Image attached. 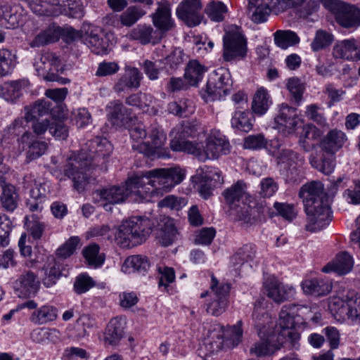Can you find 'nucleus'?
Listing matches in <instances>:
<instances>
[{"label":"nucleus","instance_id":"1","mask_svg":"<svg viewBox=\"0 0 360 360\" xmlns=\"http://www.w3.org/2000/svg\"><path fill=\"white\" fill-rule=\"evenodd\" d=\"M184 178V174L176 167L141 172L129 177L124 186L96 191L94 193V199L98 202L118 204L123 202L131 195L142 199L159 197L170 191Z\"/></svg>","mask_w":360,"mask_h":360},{"label":"nucleus","instance_id":"2","mask_svg":"<svg viewBox=\"0 0 360 360\" xmlns=\"http://www.w3.org/2000/svg\"><path fill=\"white\" fill-rule=\"evenodd\" d=\"M88 152L84 149L76 156L70 158L64 167V174L73 182V187L79 193L85 190L89 184L90 168L105 171L108 158L112 152V145L105 138L96 137L87 143Z\"/></svg>","mask_w":360,"mask_h":360},{"label":"nucleus","instance_id":"3","mask_svg":"<svg viewBox=\"0 0 360 360\" xmlns=\"http://www.w3.org/2000/svg\"><path fill=\"white\" fill-rule=\"evenodd\" d=\"M299 196L304 205L307 231H317L329 224L332 219L330 207L321 182L311 181L303 185Z\"/></svg>","mask_w":360,"mask_h":360},{"label":"nucleus","instance_id":"4","mask_svg":"<svg viewBox=\"0 0 360 360\" xmlns=\"http://www.w3.org/2000/svg\"><path fill=\"white\" fill-rule=\"evenodd\" d=\"M174 151H182L195 155L199 160H216L230 152V144L220 133H212L205 139V146L186 140L174 139L170 143Z\"/></svg>","mask_w":360,"mask_h":360},{"label":"nucleus","instance_id":"5","mask_svg":"<svg viewBox=\"0 0 360 360\" xmlns=\"http://www.w3.org/2000/svg\"><path fill=\"white\" fill-rule=\"evenodd\" d=\"M150 232L151 224L148 218L133 217L119 226L115 240L121 248H130L145 241Z\"/></svg>","mask_w":360,"mask_h":360},{"label":"nucleus","instance_id":"6","mask_svg":"<svg viewBox=\"0 0 360 360\" xmlns=\"http://www.w3.org/2000/svg\"><path fill=\"white\" fill-rule=\"evenodd\" d=\"M34 67L39 75L42 76L44 80L49 82L60 81L65 84L69 80L60 77L58 72H62L63 68L58 56L50 51H44L36 56Z\"/></svg>","mask_w":360,"mask_h":360},{"label":"nucleus","instance_id":"7","mask_svg":"<svg viewBox=\"0 0 360 360\" xmlns=\"http://www.w3.org/2000/svg\"><path fill=\"white\" fill-rule=\"evenodd\" d=\"M248 53L247 39L236 28L226 33L223 38L222 58L226 62L239 61Z\"/></svg>","mask_w":360,"mask_h":360},{"label":"nucleus","instance_id":"8","mask_svg":"<svg viewBox=\"0 0 360 360\" xmlns=\"http://www.w3.org/2000/svg\"><path fill=\"white\" fill-rule=\"evenodd\" d=\"M327 9L334 14L337 22L345 28L360 27V8L341 0H334Z\"/></svg>","mask_w":360,"mask_h":360},{"label":"nucleus","instance_id":"9","mask_svg":"<svg viewBox=\"0 0 360 360\" xmlns=\"http://www.w3.org/2000/svg\"><path fill=\"white\" fill-rule=\"evenodd\" d=\"M309 312L307 306L288 304L284 305L279 314V326L282 329L280 332L283 337L292 338L297 334L292 330L297 324L302 323L303 316Z\"/></svg>","mask_w":360,"mask_h":360},{"label":"nucleus","instance_id":"10","mask_svg":"<svg viewBox=\"0 0 360 360\" xmlns=\"http://www.w3.org/2000/svg\"><path fill=\"white\" fill-rule=\"evenodd\" d=\"M329 309L340 318L360 321V295L349 290L343 300L333 299L329 302Z\"/></svg>","mask_w":360,"mask_h":360},{"label":"nucleus","instance_id":"11","mask_svg":"<svg viewBox=\"0 0 360 360\" xmlns=\"http://www.w3.org/2000/svg\"><path fill=\"white\" fill-rule=\"evenodd\" d=\"M232 81L229 70L220 68L210 75L205 91L212 99L225 96L230 94Z\"/></svg>","mask_w":360,"mask_h":360},{"label":"nucleus","instance_id":"12","mask_svg":"<svg viewBox=\"0 0 360 360\" xmlns=\"http://www.w3.org/2000/svg\"><path fill=\"white\" fill-rule=\"evenodd\" d=\"M210 289L213 292V298L207 304L206 311L212 316H218L223 314L228 307L230 285L227 283L219 284L216 278L212 276Z\"/></svg>","mask_w":360,"mask_h":360},{"label":"nucleus","instance_id":"13","mask_svg":"<svg viewBox=\"0 0 360 360\" xmlns=\"http://www.w3.org/2000/svg\"><path fill=\"white\" fill-rule=\"evenodd\" d=\"M266 308L267 301L264 298L258 299L254 304L252 319L259 337H263L264 333H271L274 326Z\"/></svg>","mask_w":360,"mask_h":360},{"label":"nucleus","instance_id":"14","mask_svg":"<svg viewBox=\"0 0 360 360\" xmlns=\"http://www.w3.org/2000/svg\"><path fill=\"white\" fill-rule=\"evenodd\" d=\"M40 288L38 276L32 271L22 273L15 281L14 290L15 295L21 298H31L37 295Z\"/></svg>","mask_w":360,"mask_h":360},{"label":"nucleus","instance_id":"15","mask_svg":"<svg viewBox=\"0 0 360 360\" xmlns=\"http://www.w3.org/2000/svg\"><path fill=\"white\" fill-rule=\"evenodd\" d=\"M202 4L200 0H185L176 9V15L189 27L200 24L202 16L200 13Z\"/></svg>","mask_w":360,"mask_h":360},{"label":"nucleus","instance_id":"16","mask_svg":"<svg viewBox=\"0 0 360 360\" xmlns=\"http://www.w3.org/2000/svg\"><path fill=\"white\" fill-rule=\"evenodd\" d=\"M149 137L152 141V144L148 142H141L132 145V149L143 154L147 157H151L155 155L156 150L160 148L166 141V134L158 126H152Z\"/></svg>","mask_w":360,"mask_h":360},{"label":"nucleus","instance_id":"17","mask_svg":"<svg viewBox=\"0 0 360 360\" xmlns=\"http://www.w3.org/2000/svg\"><path fill=\"white\" fill-rule=\"evenodd\" d=\"M347 141L346 134L339 129L330 130L320 141L319 147L322 152L335 154Z\"/></svg>","mask_w":360,"mask_h":360},{"label":"nucleus","instance_id":"18","mask_svg":"<svg viewBox=\"0 0 360 360\" xmlns=\"http://www.w3.org/2000/svg\"><path fill=\"white\" fill-rule=\"evenodd\" d=\"M178 234L174 219L169 217H162L156 230V239L162 246L172 245Z\"/></svg>","mask_w":360,"mask_h":360},{"label":"nucleus","instance_id":"19","mask_svg":"<svg viewBox=\"0 0 360 360\" xmlns=\"http://www.w3.org/2000/svg\"><path fill=\"white\" fill-rule=\"evenodd\" d=\"M265 288L267 296L278 304L293 298L295 294L292 286L283 285L276 280L267 281Z\"/></svg>","mask_w":360,"mask_h":360},{"label":"nucleus","instance_id":"20","mask_svg":"<svg viewBox=\"0 0 360 360\" xmlns=\"http://www.w3.org/2000/svg\"><path fill=\"white\" fill-rule=\"evenodd\" d=\"M333 56L337 58L347 60H359L360 47L357 45L354 39H345L335 45Z\"/></svg>","mask_w":360,"mask_h":360},{"label":"nucleus","instance_id":"21","mask_svg":"<svg viewBox=\"0 0 360 360\" xmlns=\"http://www.w3.org/2000/svg\"><path fill=\"white\" fill-rule=\"evenodd\" d=\"M141 79L142 74L139 69L127 67L124 74L115 83L113 89L120 94L129 89H138Z\"/></svg>","mask_w":360,"mask_h":360},{"label":"nucleus","instance_id":"22","mask_svg":"<svg viewBox=\"0 0 360 360\" xmlns=\"http://www.w3.org/2000/svg\"><path fill=\"white\" fill-rule=\"evenodd\" d=\"M243 321H238L236 324L232 326H227L226 328L219 326L220 334L217 338L221 339L220 345H225L229 347H234L241 342L243 336Z\"/></svg>","mask_w":360,"mask_h":360},{"label":"nucleus","instance_id":"23","mask_svg":"<svg viewBox=\"0 0 360 360\" xmlns=\"http://www.w3.org/2000/svg\"><path fill=\"white\" fill-rule=\"evenodd\" d=\"M85 44L95 54L101 55L108 53L109 44L103 38V34L98 27H93L86 32Z\"/></svg>","mask_w":360,"mask_h":360},{"label":"nucleus","instance_id":"24","mask_svg":"<svg viewBox=\"0 0 360 360\" xmlns=\"http://www.w3.org/2000/svg\"><path fill=\"white\" fill-rule=\"evenodd\" d=\"M0 186L1 188L0 195L1 207L7 212H13L18 207L20 201L17 188L4 180L0 181Z\"/></svg>","mask_w":360,"mask_h":360},{"label":"nucleus","instance_id":"25","mask_svg":"<svg viewBox=\"0 0 360 360\" xmlns=\"http://www.w3.org/2000/svg\"><path fill=\"white\" fill-rule=\"evenodd\" d=\"M153 23L162 36L171 30L174 25L171 17V11L167 4H160L155 13L152 15Z\"/></svg>","mask_w":360,"mask_h":360},{"label":"nucleus","instance_id":"26","mask_svg":"<svg viewBox=\"0 0 360 360\" xmlns=\"http://www.w3.org/2000/svg\"><path fill=\"white\" fill-rule=\"evenodd\" d=\"M309 163L319 172L328 175L331 174L335 167V154L325 153L321 151L311 153L309 157Z\"/></svg>","mask_w":360,"mask_h":360},{"label":"nucleus","instance_id":"27","mask_svg":"<svg viewBox=\"0 0 360 360\" xmlns=\"http://www.w3.org/2000/svg\"><path fill=\"white\" fill-rule=\"evenodd\" d=\"M24 22L23 16L17 7L0 6V25L7 29L15 28Z\"/></svg>","mask_w":360,"mask_h":360},{"label":"nucleus","instance_id":"28","mask_svg":"<svg viewBox=\"0 0 360 360\" xmlns=\"http://www.w3.org/2000/svg\"><path fill=\"white\" fill-rule=\"evenodd\" d=\"M130 37L133 39L139 41L141 44L150 43L155 44L162 38V34L160 31L154 30L150 26L138 25L131 30Z\"/></svg>","mask_w":360,"mask_h":360},{"label":"nucleus","instance_id":"29","mask_svg":"<svg viewBox=\"0 0 360 360\" xmlns=\"http://www.w3.org/2000/svg\"><path fill=\"white\" fill-rule=\"evenodd\" d=\"M302 287L306 294L316 297L325 296L332 290L331 283L323 278L306 279L302 283Z\"/></svg>","mask_w":360,"mask_h":360},{"label":"nucleus","instance_id":"30","mask_svg":"<svg viewBox=\"0 0 360 360\" xmlns=\"http://www.w3.org/2000/svg\"><path fill=\"white\" fill-rule=\"evenodd\" d=\"M352 257L347 252H342L336 256L335 259L326 265L322 271L326 273L334 271L340 275L349 273L353 267Z\"/></svg>","mask_w":360,"mask_h":360},{"label":"nucleus","instance_id":"31","mask_svg":"<svg viewBox=\"0 0 360 360\" xmlns=\"http://www.w3.org/2000/svg\"><path fill=\"white\" fill-rule=\"evenodd\" d=\"M276 122L278 125L284 127L288 133L292 132L297 124L296 109L282 104L279 114L276 117Z\"/></svg>","mask_w":360,"mask_h":360},{"label":"nucleus","instance_id":"32","mask_svg":"<svg viewBox=\"0 0 360 360\" xmlns=\"http://www.w3.org/2000/svg\"><path fill=\"white\" fill-rule=\"evenodd\" d=\"M248 10L252 20L257 23L266 21L272 11L271 5L267 0H255V2L250 0Z\"/></svg>","mask_w":360,"mask_h":360},{"label":"nucleus","instance_id":"33","mask_svg":"<svg viewBox=\"0 0 360 360\" xmlns=\"http://www.w3.org/2000/svg\"><path fill=\"white\" fill-rule=\"evenodd\" d=\"M150 266V262L146 256L131 255L128 257L124 262L122 270L124 273L133 272L145 273Z\"/></svg>","mask_w":360,"mask_h":360},{"label":"nucleus","instance_id":"34","mask_svg":"<svg viewBox=\"0 0 360 360\" xmlns=\"http://www.w3.org/2000/svg\"><path fill=\"white\" fill-rule=\"evenodd\" d=\"M247 186L243 181H238L223 192L226 202L231 207L238 206V203L247 195Z\"/></svg>","mask_w":360,"mask_h":360},{"label":"nucleus","instance_id":"35","mask_svg":"<svg viewBox=\"0 0 360 360\" xmlns=\"http://www.w3.org/2000/svg\"><path fill=\"white\" fill-rule=\"evenodd\" d=\"M124 327V322L121 318L112 319L107 327L105 342L111 345H117L123 337Z\"/></svg>","mask_w":360,"mask_h":360},{"label":"nucleus","instance_id":"36","mask_svg":"<svg viewBox=\"0 0 360 360\" xmlns=\"http://www.w3.org/2000/svg\"><path fill=\"white\" fill-rule=\"evenodd\" d=\"M60 34L59 27L50 26L38 33L29 44L35 48L56 42L59 39Z\"/></svg>","mask_w":360,"mask_h":360},{"label":"nucleus","instance_id":"37","mask_svg":"<svg viewBox=\"0 0 360 360\" xmlns=\"http://www.w3.org/2000/svg\"><path fill=\"white\" fill-rule=\"evenodd\" d=\"M274 333H264L263 337H259L260 340L250 347V354L258 357L268 355L274 346Z\"/></svg>","mask_w":360,"mask_h":360},{"label":"nucleus","instance_id":"38","mask_svg":"<svg viewBox=\"0 0 360 360\" xmlns=\"http://www.w3.org/2000/svg\"><path fill=\"white\" fill-rule=\"evenodd\" d=\"M206 68L198 60L189 61L185 70L184 78L192 86H196L203 77Z\"/></svg>","mask_w":360,"mask_h":360},{"label":"nucleus","instance_id":"39","mask_svg":"<svg viewBox=\"0 0 360 360\" xmlns=\"http://www.w3.org/2000/svg\"><path fill=\"white\" fill-rule=\"evenodd\" d=\"M26 111L25 119L27 122L34 119L46 115L51 111V103L44 100H38L30 106L25 108Z\"/></svg>","mask_w":360,"mask_h":360},{"label":"nucleus","instance_id":"40","mask_svg":"<svg viewBox=\"0 0 360 360\" xmlns=\"http://www.w3.org/2000/svg\"><path fill=\"white\" fill-rule=\"evenodd\" d=\"M61 275L60 263L53 257L49 258L45 267V277L43 278L44 285L48 288L53 285Z\"/></svg>","mask_w":360,"mask_h":360},{"label":"nucleus","instance_id":"41","mask_svg":"<svg viewBox=\"0 0 360 360\" xmlns=\"http://www.w3.org/2000/svg\"><path fill=\"white\" fill-rule=\"evenodd\" d=\"M25 122L22 117L15 119L4 129L2 134L3 139L5 140L13 139L22 133L21 141L25 142L30 138V134L24 131Z\"/></svg>","mask_w":360,"mask_h":360},{"label":"nucleus","instance_id":"42","mask_svg":"<svg viewBox=\"0 0 360 360\" xmlns=\"http://www.w3.org/2000/svg\"><path fill=\"white\" fill-rule=\"evenodd\" d=\"M197 174L203 181L214 187H220L224 184L221 172L218 168L205 166L198 169Z\"/></svg>","mask_w":360,"mask_h":360},{"label":"nucleus","instance_id":"43","mask_svg":"<svg viewBox=\"0 0 360 360\" xmlns=\"http://www.w3.org/2000/svg\"><path fill=\"white\" fill-rule=\"evenodd\" d=\"M23 187L30 189V196L32 198L40 200L45 198V184L32 175H26L23 179Z\"/></svg>","mask_w":360,"mask_h":360},{"label":"nucleus","instance_id":"44","mask_svg":"<svg viewBox=\"0 0 360 360\" xmlns=\"http://www.w3.org/2000/svg\"><path fill=\"white\" fill-rule=\"evenodd\" d=\"M82 255L86 264L94 268L102 266L105 261V255L100 253V247L96 243H91L82 250Z\"/></svg>","mask_w":360,"mask_h":360},{"label":"nucleus","instance_id":"45","mask_svg":"<svg viewBox=\"0 0 360 360\" xmlns=\"http://www.w3.org/2000/svg\"><path fill=\"white\" fill-rule=\"evenodd\" d=\"M23 81H12L5 82L0 86V96L8 101H14L22 94Z\"/></svg>","mask_w":360,"mask_h":360},{"label":"nucleus","instance_id":"46","mask_svg":"<svg viewBox=\"0 0 360 360\" xmlns=\"http://www.w3.org/2000/svg\"><path fill=\"white\" fill-rule=\"evenodd\" d=\"M274 42L281 49H286L300 42V37L291 30H277L274 34Z\"/></svg>","mask_w":360,"mask_h":360},{"label":"nucleus","instance_id":"47","mask_svg":"<svg viewBox=\"0 0 360 360\" xmlns=\"http://www.w3.org/2000/svg\"><path fill=\"white\" fill-rule=\"evenodd\" d=\"M271 101L267 90L264 87H260L256 91L252 101V111L262 115L264 114L270 105Z\"/></svg>","mask_w":360,"mask_h":360},{"label":"nucleus","instance_id":"48","mask_svg":"<svg viewBox=\"0 0 360 360\" xmlns=\"http://www.w3.org/2000/svg\"><path fill=\"white\" fill-rule=\"evenodd\" d=\"M250 112L248 110H236L231 119V125L233 128L248 132L252 128Z\"/></svg>","mask_w":360,"mask_h":360},{"label":"nucleus","instance_id":"49","mask_svg":"<svg viewBox=\"0 0 360 360\" xmlns=\"http://www.w3.org/2000/svg\"><path fill=\"white\" fill-rule=\"evenodd\" d=\"M127 108L119 101L112 103L110 111V121L115 127H125L128 122L126 113Z\"/></svg>","mask_w":360,"mask_h":360},{"label":"nucleus","instance_id":"50","mask_svg":"<svg viewBox=\"0 0 360 360\" xmlns=\"http://www.w3.org/2000/svg\"><path fill=\"white\" fill-rule=\"evenodd\" d=\"M277 165L281 168L289 166L290 164L293 163H304V158L299 153L293 151L291 149H281L278 151L276 155Z\"/></svg>","mask_w":360,"mask_h":360},{"label":"nucleus","instance_id":"51","mask_svg":"<svg viewBox=\"0 0 360 360\" xmlns=\"http://www.w3.org/2000/svg\"><path fill=\"white\" fill-rule=\"evenodd\" d=\"M152 102V96L141 92L130 95L125 101L127 105L136 107L143 112H146L148 110V107L151 105Z\"/></svg>","mask_w":360,"mask_h":360},{"label":"nucleus","instance_id":"52","mask_svg":"<svg viewBox=\"0 0 360 360\" xmlns=\"http://www.w3.org/2000/svg\"><path fill=\"white\" fill-rule=\"evenodd\" d=\"M227 11V7L221 1H212L205 8L206 14L212 20L215 22L223 21Z\"/></svg>","mask_w":360,"mask_h":360},{"label":"nucleus","instance_id":"53","mask_svg":"<svg viewBox=\"0 0 360 360\" xmlns=\"http://www.w3.org/2000/svg\"><path fill=\"white\" fill-rule=\"evenodd\" d=\"M56 318V313L55 309L49 306H43L32 314L30 320L37 324H44L48 321H53Z\"/></svg>","mask_w":360,"mask_h":360},{"label":"nucleus","instance_id":"54","mask_svg":"<svg viewBox=\"0 0 360 360\" xmlns=\"http://www.w3.org/2000/svg\"><path fill=\"white\" fill-rule=\"evenodd\" d=\"M167 110L169 113L178 116H187L193 112L192 102L188 100L173 101L168 104Z\"/></svg>","mask_w":360,"mask_h":360},{"label":"nucleus","instance_id":"55","mask_svg":"<svg viewBox=\"0 0 360 360\" xmlns=\"http://www.w3.org/2000/svg\"><path fill=\"white\" fill-rule=\"evenodd\" d=\"M15 55L6 49L0 50V73H10L15 66Z\"/></svg>","mask_w":360,"mask_h":360},{"label":"nucleus","instance_id":"56","mask_svg":"<svg viewBox=\"0 0 360 360\" xmlns=\"http://www.w3.org/2000/svg\"><path fill=\"white\" fill-rule=\"evenodd\" d=\"M25 220V224L32 238L35 240L40 239L45 230L46 224L39 221L34 214L31 215L30 217H26Z\"/></svg>","mask_w":360,"mask_h":360},{"label":"nucleus","instance_id":"57","mask_svg":"<svg viewBox=\"0 0 360 360\" xmlns=\"http://www.w3.org/2000/svg\"><path fill=\"white\" fill-rule=\"evenodd\" d=\"M256 254L255 247L252 244H246L239 248L233 256L232 260L235 265L252 260Z\"/></svg>","mask_w":360,"mask_h":360},{"label":"nucleus","instance_id":"58","mask_svg":"<svg viewBox=\"0 0 360 360\" xmlns=\"http://www.w3.org/2000/svg\"><path fill=\"white\" fill-rule=\"evenodd\" d=\"M80 239L78 236L70 237L62 246H60L56 251V255L58 257L65 259L71 256L78 245L79 244Z\"/></svg>","mask_w":360,"mask_h":360},{"label":"nucleus","instance_id":"59","mask_svg":"<svg viewBox=\"0 0 360 360\" xmlns=\"http://www.w3.org/2000/svg\"><path fill=\"white\" fill-rule=\"evenodd\" d=\"M286 87L295 102L299 103L302 98V94L305 89L304 83L299 78L292 77L288 80Z\"/></svg>","mask_w":360,"mask_h":360},{"label":"nucleus","instance_id":"60","mask_svg":"<svg viewBox=\"0 0 360 360\" xmlns=\"http://www.w3.org/2000/svg\"><path fill=\"white\" fill-rule=\"evenodd\" d=\"M94 280L86 274H82L77 276L74 283V290L77 294H82L94 287Z\"/></svg>","mask_w":360,"mask_h":360},{"label":"nucleus","instance_id":"61","mask_svg":"<svg viewBox=\"0 0 360 360\" xmlns=\"http://www.w3.org/2000/svg\"><path fill=\"white\" fill-rule=\"evenodd\" d=\"M144 15V12L136 7H130L126 10L120 16V21L125 26H131L141 16Z\"/></svg>","mask_w":360,"mask_h":360},{"label":"nucleus","instance_id":"62","mask_svg":"<svg viewBox=\"0 0 360 360\" xmlns=\"http://www.w3.org/2000/svg\"><path fill=\"white\" fill-rule=\"evenodd\" d=\"M332 41L333 37L331 34L323 30H319L316 32L311 46L313 51H317L330 45Z\"/></svg>","mask_w":360,"mask_h":360},{"label":"nucleus","instance_id":"63","mask_svg":"<svg viewBox=\"0 0 360 360\" xmlns=\"http://www.w3.org/2000/svg\"><path fill=\"white\" fill-rule=\"evenodd\" d=\"M267 140L261 134L250 135L244 139L243 146L245 148L252 150H259L266 148Z\"/></svg>","mask_w":360,"mask_h":360},{"label":"nucleus","instance_id":"64","mask_svg":"<svg viewBox=\"0 0 360 360\" xmlns=\"http://www.w3.org/2000/svg\"><path fill=\"white\" fill-rule=\"evenodd\" d=\"M259 185V195L264 198L271 197L278 188V183L271 177L262 179Z\"/></svg>","mask_w":360,"mask_h":360}]
</instances>
